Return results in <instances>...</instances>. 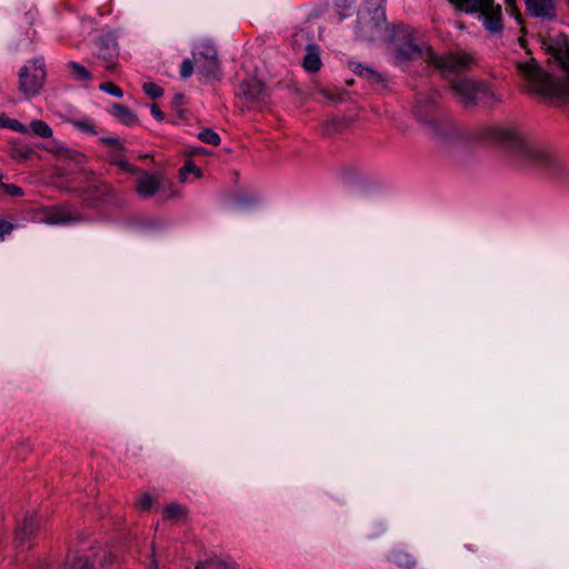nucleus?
I'll use <instances>...</instances> for the list:
<instances>
[{
    "label": "nucleus",
    "mask_w": 569,
    "mask_h": 569,
    "mask_svg": "<svg viewBox=\"0 0 569 569\" xmlns=\"http://www.w3.org/2000/svg\"><path fill=\"white\" fill-rule=\"evenodd\" d=\"M154 499L149 493L141 495L134 506L139 511H148L153 505Z\"/></svg>",
    "instance_id": "nucleus-33"
},
{
    "label": "nucleus",
    "mask_w": 569,
    "mask_h": 569,
    "mask_svg": "<svg viewBox=\"0 0 569 569\" xmlns=\"http://www.w3.org/2000/svg\"><path fill=\"white\" fill-rule=\"evenodd\" d=\"M377 186L369 181L368 179H362L360 184L358 186V196L365 202H369L377 193Z\"/></svg>",
    "instance_id": "nucleus-27"
},
{
    "label": "nucleus",
    "mask_w": 569,
    "mask_h": 569,
    "mask_svg": "<svg viewBox=\"0 0 569 569\" xmlns=\"http://www.w3.org/2000/svg\"><path fill=\"white\" fill-rule=\"evenodd\" d=\"M318 92L336 106L352 101L351 94L345 90L320 89Z\"/></svg>",
    "instance_id": "nucleus-23"
},
{
    "label": "nucleus",
    "mask_w": 569,
    "mask_h": 569,
    "mask_svg": "<svg viewBox=\"0 0 569 569\" xmlns=\"http://www.w3.org/2000/svg\"><path fill=\"white\" fill-rule=\"evenodd\" d=\"M149 569H158V560L156 559V553H154L153 548H152V552H151V565H150Z\"/></svg>",
    "instance_id": "nucleus-46"
},
{
    "label": "nucleus",
    "mask_w": 569,
    "mask_h": 569,
    "mask_svg": "<svg viewBox=\"0 0 569 569\" xmlns=\"http://www.w3.org/2000/svg\"><path fill=\"white\" fill-rule=\"evenodd\" d=\"M451 89L466 107L478 103L493 106L500 101L498 94L486 83L468 78H455L451 80Z\"/></svg>",
    "instance_id": "nucleus-5"
},
{
    "label": "nucleus",
    "mask_w": 569,
    "mask_h": 569,
    "mask_svg": "<svg viewBox=\"0 0 569 569\" xmlns=\"http://www.w3.org/2000/svg\"><path fill=\"white\" fill-rule=\"evenodd\" d=\"M186 513V508L179 503L171 502L163 509V519H179Z\"/></svg>",
    "instance_id": "nucleus-29"
},
{
    "label": "nucleus",
    "mask_w": 569,
    "mask_h": 569,
    "mask_svg": "<svg viewBox=\"0 0 569 569\" xmlns=\"http://www.w3.org/2000/svg\"><path fill=\"white\" fill-rule=\"evenodd\" d=\"M29 133L41 138H50L52 137V129L49 127L47 122L43 120H32L28 127Z\"/></svg>",
    "instance_id": "nucleus-26"
},
{
    "label": "nucleus",
    "mask_w": 569,
    "mask_h": 569,
    "mask_svg": "<svg viewBox=\"0 0 569 569\" xmlns=\"http://www.w3.org/2000/svg\"><path fill=\"white\" fill-rule=\"evenodd\" d=\"M100 90H102L113 97H117V98H121L123 96L122 90L118 86H116L113 82H110V81L101 83Z\"/></svg>",
    "instance_id": "nucleus-36"
},
{
    "label": "nucleus",
    "mask_w": 569,
    "mask_h": 569,
    "mask_svg": "<svg viewBox=\"0 0 569 569\" xmlns=\"http://www.w3.org/2000/svg\"><path fill=\"white\" fill-rule=\"evenodd\" d=\"M530 91L552 102L569 101V79H556L543 72L535 59L518 63Z\"/></svg>",
    "instance_id": "nucleus-3"
},
{
    "label": "nucleus",
    "mask_w": 569,
    "mask_h": 569,
    "mask_svg": "<svg viewBox=\"0 0 569 569\" xmlns=\"http://www.w3.org/2000/svg\"><path fill=\"white\" fill-rule=\"evenodd\" d=\"M97 57L103 62L104 69L113 72L118 64L119 47L113 34H106L97 41Z\"/></svg>",
    "instance_id": "nucleus-11"
},
{
    "label": "nucleus",
    "mask_w": 569,
    "mask_h": 569,
    "mask_svg": "<svg viewBox=\"0 0 569 569\" xmlns=\"http://www.w3.org/2000/svg\"><path fill=\"white\" fill-rule=\"evenodd\" d=\"M7 152L17 162L26 161L34 153L31 147L19 141H11Z\"/></svg>",
    "instance_id": "nucleus-20"
},
{
    "label": "nucleus",
    "mask_w": 569,
    "mask_h": 569,
    "mask_svg": "<svg viewBox=\"0 0 569 569\" xmlns=\"http://www.w3.org/2000/svg\"><path fill=\"white\" fill-rule=\"evenodd\" d=\"M0 127L10 128L17 132L29 134V129L26 124H23L17 119H10L6 116L0 117Z\"/></svg>",
    "instance_id": "nucleus-28"
},
{
    "label": "nucleus",
    "mask_w": 569,
    "mask_h": 569,
    "mask_svg": "<svg viewBox=\"0 0 569 569\" xmlns=\"http://www.w3.org/2000/svg\"><path fill=\"white\" fill-rule=\"evenodd\" d=\"M545 50L556 58H560L569 50V39L565 34H559L555 38L549 37L542 41Z\"/></svg>",
    "instance_id": "nucleus-17"
},
{
    "label": "nucleus",
    "mask_w": 569,
    "mask_h": 569,
    "mask_svg": "<svg viewBox=\"0 0 569 569\" xmlns=\"http://www.w3.org/2000/svg\"><path fill=\"white\" fill-rule=\"evenodd\" d=\"M42 221L47 224H68L73 222L83 221V217L79 213L72 212L69 207H54L48 210Z\"/></svg>",
    "instance_id": "nucleus-13"
},
{
    "label": "nucleus",
    "mask_w": 569,
    "mask_h": 569,
    "mask_svg": "<svg viewBox=\"0 0 569 569\" xmlns=\"http://www.w3.org/2000/svg\"><path fill=\"white\" fill-rule=\"evenodd\" d=\"M151 114L159 121H162L164 119L163 112L157 104L151 106Z\"/></svg>",
    "instance_id": "nucleus-43"
},
{
    "label": "nucleus",
    "mask_w": 569,
    "mask_h": 569,
    "mask_svg": "<svg viewBox=\"0 0 569 569\" xmlns=\"http://www.w3.org/2000/svg\"><path fill=\"white\" fill-rule=\"evenodd\" d=\"M162 188L161 180L158 176L143 172L136 182L137 192L143 198H150L158 193Z\"/></svg>",
    "instance_id": "nucleus-15"
},
{
    "label": "nucleus",
    "mask_w": 569,
    "mask_h": 569,
    "mask_svg": "<svg viewBox=\"0 0 569 569\" xmlns=\"http://www.w3.org/2000/svg\"><path fill=\"white\" fill-rule=\"evenodd\" d=\"M51 152H54V153H58L62 157H66V158H69L71 160H73L74 162L79 163L80 160L83 158L81 153L74 151V150H70V149H67L64 148L63 146H59V144H54L53 148L49 149Z\"/></svg>",
    "instance_id": "nucleus-30"
},
{
    "label": "nucleus",
    "mask_w": 569,
    "mask_h": 569,
    "mask_svg": "<svg viewBox=\"0 0 569 569\" xmlns=\"http://www.w3.org/2000/svg\"><path fill=\"white\" fill-rule=\"evenodd\" d=\"M2 178H3V174H2V173H0V184H1V183H3V182H2Z\"/></svg>",
    "instance_id": "nucleus-49"
},
{
    "label": "nucleus",
    "mask_w": 569,
    "mask_h": 569,
    "mask_svg": "<svg viewBox=\"0 0 569 569\" xmlns=\"http://www.w3.org/2000/svg\"><path fill=\"white\" fill-rule=\"evenodd\" d=\"M506 4H507V10H510L511 12H513L515 7H516V0H506Z\"/></svg>",
    "instance_id": "nucleus-47"
},
{
    "label": "nucleus",
    "mask_w": 569,
    "mask_h": 569,
    "mask_svg": "<svg viewBox=\"0 0 569 569\" xmlns=\"http://www.w3.org/2000/svg\"><path fill=\"white\" fill-rule=\"evenodd\" d=\"M526 6L532 17L543 20H553L557 17V0H526Z\"/></svg>",
    "instance_id": "nucleus-14"
},
{
    "label": "nucleus",
    "mask_w": 569,
    "mask_h": 569,
    "mask_svg": "<svg viewBox=\"0 0 569 569\" xmlns=\"http://www.w3.org/2000/svg\"><path fill=\"white\" fill-rule=\"evenodd\" d=\"M476 551L465 543L455 546L451 550V561L458 567H468L475 560Z\"/></svg>",
    "instance_id": "nucleus-16"
},
{
    "label": "nucleus",
    "mask_w": 569,
    "mask_h": 569,
    "mask_svg": "<svg viewBox=\"0 0 569 569\" xmlns=\"http://www.w3.org/2000/svg\"><path fill=\"white\" fill-rule=\"evenodd\" d=\"M118 166H119L122 170L128 171V172H133V171L136 170V169H134V167H133L132 164H130V163H129L128 161H126V160H120V161L118 162Z\"/></svg>",
    "instance_id": "nucleus-44"
},
{
    "label": "nucleus",
    "mask_w": 569,
    "mask_h": 569,
    "mask_svg": "<svg viewBox=\"0 0 569 569\" xmlns=\"http://www.w3.org/2000/svg\"><path fill=\"white\" fill-rule=\"evenodd\" d=\"M192 56L197 71L200 74L207 79L218 78L220 63L214 46L209 42H202L194 49Z\"/></svg>",
    "instance_id": "nucleus-9"
},
{
    "label": "nucleus",
    "mask_w": 569,
    "mask_h": 569,
    "mask_svg": "<svg viewBox=\"0 0 569 569\" xmlns=\"http://www.w3.org/2000/svg\"><path fill=\"white\" fill-rule=\"evenodd\" d=\"M389 54L395 64L423 59L447 72H462L470 68L472 58L467 53L448 52L438 57L427 44L418 41V33L402 23L393 26L389 31Z\"/></svg>",
    "instance_id": "nucleus-1"
},
{
    "label": "nucleus",
    "mask_w": 569,
    "mask_h": 569,
    "mask_svg": "<svg viewBox=\"0 0 569 569\" xmlns=\"http://www.w3.org/2000/svg\"><path fill=\"white\" fill-rule=\"evenodd\" d=\"M113 555L106 548L91 550L89 555L68 556L61 569H114Z\"/></svg>",
    "instance_id": "nucleus-8"
},
{
    "label": "nucleus",
    "mask_w": 569,
    "mask_h": 569,
    "mask_svg": "<svg viewBox=\"0 0 569 569\" xmlns=\"http://www.w3.org/2000/svg\"><path fill=\"white\" fill-rule=\"evenodd\" d=\"M486 136L511 146L525 168L536 170L547 179L557 180L567 172V166L560 157L526 141L515 127L493 124L486 129Z\"/></svg>",
    "instance_id": "nucleus-2"
},
{
    "label": "nucleus",
    "mask_w": 569,
    "mask_h": 569,
    "mask_svg": "<svg viewBox=\"0 0 569 569\" xmlns=\"http://www.w3.org/2000/svg\"><path fill=\"white\" fill-rule=\"evenodd\" d=\"M223 560L213 556L203 561H199L194 569H217V562H222Z\"/></svg>",
    "instance_id": "nucleus-37"
},
{
    "label": "nucleus",
    "mask_w": 569,
    "mask_h": 569,
    "mask_svg": "<svg viewBox=\"0 0 569 569\" xmlns=\"http://www.w3.org/2000/svg\"><path fill=\"white\" fill-rule=\"evenodd\" d=\"M351 4V0H336V8L341 17L351 16V12H349Z\"/></svg>",
    "instance_id": "nucleus-38"
},
{
    "label": "nucleus",
    "mask_w": 569,
    "mask_h": 569,
    "mask_svg": "<svg viewBox=\"0 0 569 569\" xmlns=\"http://www.w3.org/2000/svg\"><path fill=\"white\" fill-rule=\"evenodd\" d=\"M112 114L127 126H133L138 121L136 114L129 108L120 103L112 106Z\"/></svg>",
    "instance_id": "nucleus-22"
},
{
    "label": "nucleus",
    "mask_w": 569,
    "mask_h": 569,
    "mask_svg": "<svg viewBox=\"0 0 569 569\" xmlns=\"http://www.w3.org/2000/svg\"><path fill=\"white\" fill-rule=\"evenodd\" d=\"M12 230V226L3 220H0V239L8 234Z\"/></svg>",
    "instance_id": "nucleus-42"
},
{
    "label": "nucleus",
    "mask_w": 569,
    "mask_h": 569,
    "mask_svg": "<svg viewBox=\"0 0 569 569\" xmlns=\"http://www.w3.org/2000/svg\"><path fill=\"white\" fill-rule=\"evenodd\" d=\"M243 96L251 101L263 100L266 96L264 88L260 82L252 81L243 88Z\"/></svg>",
    "instance_id": "nucleus-25"
},
{
    "label": "nucleus",
    "mask_w": 569,
    "mask_h": 569,
    "mask_svg": "<svg viewBox=\"0 0 569 569\" xmlns=\"http://www.w3.org/2000/svg\"><path fill=\"white\" fill-rule=\"evenodd\" d=\"M0 188H2L3 191L11 197H20L23 194L22 189L16 184L1 183Z\"/></svg>",
    "instance_id": "nucleus-40"
},
{
    "label": "nucleus",
    "mask_w": 569,
    "mask_h": 569,
    "mask_svg": "<svg viewBox=\"0 0 569 569\" xmlns=\"http://www.w3.org/2000/svg\"><path fill=\"white\" fill-rule=\"evenodd\" d=\"M358 76L365 77L372 81L373 83H379L383 81V78L379 72L370 68L363 67L361 64H358Z\"/></svg>",
    "instance_id": "nucleus-32"
},
{
    "label": "nucleus",
    "mask_w": 569,
    "mask_h": 569,
    "mask_svg": "<svg viewBox=\"0 0 569 569\" xmlns=\"http://www.w3.org/2000/svg\"><path fill=\"white\" fill-rule=\"evenodd\" d=\"M457 10L468 14L478 13L487 31L500 33L503 29L501 6L493 0H449Z\"/></svg>",
    "instance_id": "nucleus-4"
},
{
    "label": "nucleus",
    "mask_w": 569,
    "mask_h": 569,
    "mask_svg": "<svg viewBox=\"0 0 569 569\" xmlns=\"http://www.w3.org/2000/svg\"><path fill=\"white\" fill-rule=\"evenodd\" d=\"M67 69L76 81H90L92 78L89 70L79 62L69 61L67 63Z\"/></svg>",
    "instance_id": "nucleus-24"
},
{
    "label": "nucleus",
    "mask_w": 569,
    "mask_h": 569,
    "mask_svg": "<svg viewBox=\"0 0 569 569\" xmlns=\"http://www.w3.org/2000/svg\"><path fill=\"white\" fill-rule=\"evenodd\" d=\"M198 138L208 144L218 146L220 143V137L212 129H204L199 132Z\"/></svg>",
    "instance_id": "nucleus-31"
},
{
    "label": "nucleus",
    "mask_w": 569,
    "mask_h": 569,
    "mask_svg": "<svg viewBox=\"0 0 569 569\" xmlns=\"http://www.w3.org/2000/svg\"><path fill=\"white\" fill-rule=\"evenodd\" d=\"M143 91L152 99H158L163 94V89L153 82H146L143 84Z\"/></svg>",
    "instance_id": "nucleus-34"
},
{
    "label": "nucleus",
    "mask_w": 569,
    "mask_h": 569,
    "mask_svg": "<svg viewBox=\"0 0 569 569\" xmlns=\"http://www.w3.org/2000/svg\"><path fill=\"white\" fill-rule=\"evenodd\" d=\"M193 72V62L190 59H184L181 63L180 74L181 78L188 79Z\"/></svg>",
    "instance_id": "nucleus-39"
},
{
    "label": "nucleus",
    "mask_w": 569,
    "mask_h": 569,
    "mask_svg": "<svg viewBox=\"0 0 569 569\" xmlns=\"http://www.w3.org/2000/svg\"><path fill=\"white\" fill-rule=\"evenodd\" d=\"M389 560L405 569H413L417 565L413 556L400 548H396L390 552Z\"/></svg>",
    "instance_id": "nucleus-21"
},
{
    "label": "nucleus",
    "mask_w": 569,
    "mask_h": 569,
    "mask_svg": "<svg viewBox=\"0 0 569 569\" xmlns=\"http://www.w3.org/2000/svg\"><path fill=\"white\" fill-rule=\"evenodd\" d=\"M202 150H203L202 148H199V149H197V151H196V152H197V153H201V152H202Z\"/></svg>",
    "instance_id": "nucleus-48"
},
{
    "label": "nucleus",
    "mask_w": 569,
    "mask_h": 569,
    "mask_svg": "<svg viewBox=\"0 0 569 569\" xmlns=\"http://www.w3.org/2000/svg\"><path fill=\"white\" fill-rule=\"evenodd\" d=\"M102 141L110 146L120 147V141L117 138H104Z\"/></svg>",
    "instance_id": "nucleus-45"
},
{
    "label": "nucleus",
    "mask_w": 569,
    "mask_h": 569,
    "mask_svg": "<svg viewBox=\"0 0 569 569\" xmlns=\"http://www.w3.org/2000/svg\"><path fill=\"white\" fill-rule=\"evenodd\" d=\"M432 110V106L418 102L415 107V116L417 120L425 126L426 131L430 136L443 139L451 132L452 126L448 121H443L435 116Z\"/></svg>",
    "instance_id": "nucleus-10"
},
{
    "label": "nucleus",
    "mask_w": 569,
    "mask_h": 569,
    "mask_svg": "<svg viewBox=\"0 0 569 569\" xmlns=\"http://www.w3.org/2000/svg\"><path fill=\"white\" fill-rule=\"evenodd\" d=\"M188 173H194L198 178L201 177L200 169L192 161H187L184 166L180 169L181 181L186 180Z\"/></svg>",
    "instance_id": "nucleus-35"
},
{
    "label": "nucleus",
    "mask_w": 569,
    "mask_h": 569,
    "mask_svg": "<svg viewBox=\"0 0 569 569\" xmlns=\"http://www.w3.org/2000/svg\"><path fill=\"white\" fill-rule=\"evenodd\" d=\"M351 118L346 117H330L323 122V131L327 136H335L342 133L346 129L351 127Z\"/></svg>",
    "instance_id": "nucleus-19"
},
{
    "label": "nucleus",
    "mask_w": 569,
    "mask_h": 569,
    "mask_svg": "<svg viewBox=\"0 0 569 569\" xmlns=\"http://www.w3.org/2000/svg\"><path fill=\"white\" fill-rule=\"evenodd\" d=\"M302 66L308 72H317L320 70L322 61L320 58V48L317 44H308L306 47Z\"/></svg>",
    "instance_id": "nucleus-18"
},
{
    "label": "nucleus",
    "mask_w": 569,
    "mask_h": 569,
    "mask_svg": "<svg viewBox=\"0 0 569 569\" xmlns=\"http://www.w3.org/2000/svg\"><path fill=\"white\" fill-rule=\"evenodd\" d=\"M46 70L42 58H36L19 71V91L24 98L37 96L43 87Z\"/></svg>",
    "instance_id": "nucleus-7"
},
{
    "label": "nucleus",
    "mask_w": 569,
    "mask_h": 569,
    "mask_svg": "<svg viewBox=\"0 0 569 569\" xmlns=\"http://www.w3.org/2000/svg\"><path fill=\"white\" fill-rule=\"evenodd\" d=\"M385 0H366L361 17V37L375 41L391 28L386 23Z\"/></svg>",
    "instance_id": "nucleus-6"
},
{
    "label": "nucleus",
    "mask_w": 569,
    "mask_h": 569,
    "mask_svg": "<svg viewBox=\"0 0 569 569\" xmlns=\"http://www.w3.org/2000/svg\"><path fill=\"white\" fill-rule=\"evenodd\" d=\"M41 528V519L36 512H27L16 529V541L21 547H31V541L36 538Z\"/></svg>",
    "instance_id": "nucleus-12"
},
{
    "label": "nucleus",
    "mask_w": 569,
    "mask_h": 569,
    "mask_svg": "<svg viewBox=\"0 0 569 569\" xmlns=\"http://www.w3.org/2000/svg\"><path fill=\"white\" fill-rule=\"evenodd\" d=\"M76 126H77L80 130H82V131H84V132H89V133H92V134H94V133H96V130H94L93 124H91V123H89V122L78 121V122H76Z\"/></svg>",
    "instance_id": "nucleus-41"
}]
</instances>
